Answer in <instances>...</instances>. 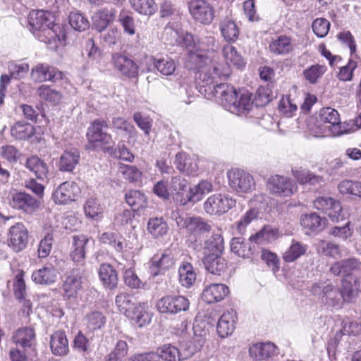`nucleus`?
<instances>
[{
    "label": "nucleus",
    "mask_w": 361,
    "mask_h": 361,
    "mask_svg": "<svg viewBox=\"0 0 361 361\" xmlns=\"http://www.w3.org/2000/svg\"><path fill=\"white\" fill-rule=\"evenodd\" d=\"M123 178L129 183L140 185L142 183V172L135 166L122 164L119 167Z\"/></svg>",
    "instance_id": "8fccbe9b"
},
{
    "label": "nucleus",
    "mask_w": 361,
    "mask_h": 361,
    "mask_svg": "<svg viewBox=\"0 0 361 361\" xmlns=\"http://www.w3.org/2000/svg\"><path fill=\"white\" fill-rule=\"evenodd\" d=\"M133 295L121 293L116 295L115 302L119 310L128 317L132 315L131 312L137 305Z\"/></svg>",
    "instance_id": "49530a36"
},
{
    "label": "nucleus",
    "mask_w": 361,
    "mask_h": 361,
    "mask_svg": "<svg viewBox=\"0 0 361 361\" xmlns=\"http://www.w3.org/2000/svg\"><path fill=\"white\" fill-rule=\"evenodd\" d=\"M81 279V276L74 272L66 276L63 284V290L66 298H75L77 297L82 288Z\"/></svg>",
    "instance_id": "7c9ffc66"
},
{
    "label": "nucleus",
    "mask_w": 361,
    "mask_h": 361,
    "mask_svg": "<svg viewBox=\"0 0 361 361\" xmlns=\"http://www.w3.org/2000/svg\"><path fill=\"white\" fill-rule=\"evenodd\" d=\"M230 187L238 193H249L255 189L256 183L249 173L233 169L228 173Z\"/></svg>",
    "instance_id": "39448f33"
},
{
    "label": "nucleus",
    "mask_w": 361,
    "mask_h": 361,
    "mask_svg": "<svg viewBox=\"0 0 361 361\" xmlns=\"http://www.w3.org/2000/svg\"><path fill=\"white\" fill-rule=\"evenodd\" d=\"M176 253L175 250L167 248L164 250L161 255H155L151 259L150 273L153 276L163 274L164 272L175 265L176 261Z\"/></svg>",
    "instance_id": "f8f14e48"
},
{
    "label": "nucleus",
    "mask_w": 361,
    "mask_h": 361,
    "mask_svg": "<svg viewBox=\"0 0 361 361\" xmlns=\"http://www.w3.org/2000/svg\"><path fill=\"white\" fill-rule=\"evenodd\" d=\"M267 188L271 193L285 197L290 196L296 190L290 178L279 175L271 176L267 180Z\"/></svg>",
    "instance_id": "4468645a"
},
{
    "label": "nucleus",
    "mask_w": 361,
    "mask_h": 361,
    "mask_svg": "<svg viewBox=\"0 0 361 361\" xmlns=\"http://www.w3.org/2000/svg\"><path fill=\"white\" fill-rule=\"evenodd\" d=\"M8 245L16 252L25 249L28 243V231L22 223H17L9 229Z\"/></svg>",
    "instance_id": "f3484780"
},
{
    "label": "nucleus",
    "mask_w": 361,
    "mask_h": 361,
    "mask_svg": "<svg viewBox=\"0 0 361 361\" xmlns=\"http://www.w3.org/2000/svg\"><path fill=\"white\" fill-rule=\"evenodd\" d=\"M307 246L293 240L289 248L283 253V259L286 262H293L305 255Z\"/></svg>",
    "instance_id": "603ef678"
},
{
    "label": "nucleus",
    "mask_w": 361,
    "mask_h": 361,
    "mask_svg": "<svg viewBox=\"0 0 361 361\" xmlns=\"http://www.w3.org/2000/svg\"><path fill=\"white\" fill-rule=\"evenodd\" d=\"M127 204L135 211H140L147 207V198L144 193L137 190H131L125 195Z\"/></svg>",
    "instance_id": "37998d69"
},
{
    "label": "nucleus",
    "mask_w": 361,
    "mask_h": 361,
    "mask_svg": "<svg viewBox=\"0 0 361 361\" xmlns=\"http://www.w3.org/2000/svg\"><path fill=\"white\" fill-rule=\"evenodd\" d=\"M155 353L159 356V361L161 358L166 361H175L179 356L178 349L171 344H165L159 347Z\"/></svg>",
    "instance_id": "774afa93"
},
{
    "label": "nucleus",
    "mask_w": 361,
    "mask_h": 361,
    "mask_svg": "<svg viewBox=\"0 0 361 361\" xmlns=\"http://www.w3.org/2000/svg\"><path fill=\"white\" fill-rule=\"evenodd\" d=\"M192 18L202 24H210L214 17L213 6L205 0H191L188 3Z\"/></svg>",
    "instance_id": "6e6552de"
},
{
    "label": "nucleus",
    "mask_w": 361,
    "mask_h": 361,
    "mask_svg": "<svg viewBox=\"0 0 361 361\" xmlns=\"http://www.w3.org/2000/svg\"><path fill=\"white\" fill-rule=\"evenodd\" d=\"M111 61L114 68L121 74L130 78H134L138 75V66L128 56L121 53H115L112 55Z\"/></svg>",
    "instance_id": "a211bd4d"
},
{
    "label": "nucleus",
    "mask_w": 361,
    "mask_h": 361,
    "mask_svg": "<svg viewBox=\"0 0 361 361\" xmlns=\"http://www.w3.org/2000/svg\"><path fill=\"white\" fill-rule=\"evenodd\" d=\"M188 186V181L180 176H174L171 178L170 182L169 190L171 193L174 195L173 199L179 202V200L185 197L187 188Z\"/></svg>",
    "instance_id": "09e8293b"
},
{
    "label": "nucleus",
    "mask_w": 361,
    "mask_h": 361,
    "mask_svg": "<svg viewBox=\"0 0 361 361\" xmlns=\"http://www.w3.org/2000/svg\"><path fill=\"white\" fill-rule=\"evenodd\" d=\"M237 91L233 86L227 83H219L216 85H204L201 94L204 97L211 99L216 98L218 102L228 111H237L236 106L238 99Z\"/></svg>",
    "instance_id": "f03ea898"
},
{
    "label": "nucleus",
    "mask_w": 361,
    "mask_h": 361,
    "mask_svg": "<svg viewBox=\"0 0 361 361\" xmlns=\"http://www.w3.org/2000/svg\"><path fill=\"white\" fill-rule=\"evenodd\" d=\"M361 266L359 259L353 257L334 262L331 268L330 271L335 276L343 277H349L353 271L358 270Z\"/></svg>",
    "instance_id": "412c9836"
},
{
    "label": "nucleus",
    "mask_w": 361,
    "mask_h": 361,
    "mask_svg": "<svg viewBox=\"0 0 361 361\" xmlns=\"http://www.w3.org/2000/svg\"><path fill=\"white\" fill-rule=\"evenodd\" d=\"M154 64L157 70L164 75H172L176 68L175 61L169 57L154 59Z\"/></svg>",
    "instance_id": "69168bd1"
},
{
    "label": "nucleus",
    "mask_w": 361,
    "mask_h": 361,
    "mask_svg": "<svg viewBox=\"0 0 361 361\" xmlns=\"http://www.w3.org/2000/svg\"><path fill=\"white\" fill-rule=\"evenodd\" d=\"M84 321L90 331L100 329L106 323V317L99 311H93L87 314Z\"/></svg>",
    "instance_id": "13d9d810"
},
{
    "label": "nucleus",
    "mask_w": 361,
    "mask_h": 361,
    "mask_svg": "<svg viewBox=\"0 0 361 361\" xmlns=\"http://www.w3.org/2000/svg\"><path fill=\"white\" fill-rule=\"evenodd\" d=\"M11 135L18 140H26L34 134V128L27 123L16 122L11 129Z\"/></svg>",
    "instance_id": "864d4df0"
},
{
    "label": "nucleus",
    "mask_w": 361,
    "mask_h": 361,
    "mask_svg": "<svg viewBox=\"0 0 361 361\" xmlns=\"http://www.w3.org/2000/svg\"><path fill=\"white\" fill-rule=\"evenodd\" d=\"M147 231L154 238H159L167 233L169 227L162 217H154L148 220Z\"/></svg>",
    "instance_id": "3c124183"
},
{
    "label": "nucleus",
    "mask_w": 361,
    "mask_h": 361,
    "mask_svg": "<svg viewBox=\"0 0 361 361\" xmlns=\"http://www.w3.org/2000/svg\"><path fill=\"white\" fill-rule=\"evenodd\" d=\"M190 302L183 295H167L159 299L157 304V310L162 314H176L182 311H187Z\"/></svg>",
    "instance_id": "423d86ee"
},
{
    "label": "nucleus",
    "mask_w": 361,
    "mask_h": 361,
    "mask_svg": "<svg viewBox=\"0 0 361 361\" xmlns=\"http://www.w3.org/2000/svg\"><path fill=\"white\" fill-rule=\"evenodd\" d=\"M249 354L257 361L267 360L276 355V347L271 343L253 344L249 348Z\"/></svg>",
    "instance_id": "bb28decb"
},
{
    "label": "nucleus",
    "mask_w": 361,
    "mask_h": 361,
    "mask_svg": "<svg viewBox=\"0 0 361 361\" xmlns=\"http://www.w3.org/2000/svg\"><path fill=\"white\" fill-rule=\"evenodd\" d=\"M116 17V11L115 8H104L99 9L92 16L93 25L98 32H102L115 20Z\"/></svg>",
    "instance_id": "5701e85b"
},
{
    "label": "nucleus",
    "mask_w": 361,
    "mask_h": 361,
    "mask_svg": "<svg viewBox=\"0 0 361 361\" xmlns=\"http://www.w3.org/2000/svg\"><path fill=\"white\" fill-rule=\"evenodd\" d=\"M107 128L108 123L104 120L97 119L91 123L87 133L90 142L89 148H95L98 143L104 145H110L113 143L111 135L103 130Z\"/></svg>",
    "instance_id": "1a4fd4ad"
},
{
    "label": "nucleus",
    "mask_w": 361,
    "mask_h": 361,
    "mask_svg": "<svg viewBox=\"0 0 361 361\" xmlns=\"http://www.w3.org/2000/svg\"><path fill=\"white\" fill-rule=\"evenodd\" d=\"M300 224L305 228L312 231H319L325 226V219L316 213H311L302 215Z\"/></svg>",
    "instance_id": "a18cd8bd"
},
{
    "label": "nucleus",
    "mask_w": 361,
    "mask_h": 361,
    "mask_svg": "<svg viewBox=\"0 0 361 361\" xmlns=\"http://www.w3.org/2000/svg\"><path fill=\"white\" fill-rule=\"evenodd\" d=\"M80 193V188L73 181L60 184L52 194L53 200L58 204H66L75 201Z\"/></svg>",
    "instance_id": "ddd939ff"
},
{
    "label": "nucleus",
    "mask_w": 361,
    "mask_h": 361,
    "mask_svg": "<svg viewBox=\"0 0 361 361\" xmlns=\"http://www.w3.org/2000/svg\"><path fill=\"white\" fill-rule=\"evenodd\" d=\"M8 204L14 209L32 214L39 207L40 202L35 197L25 192H11L8 196Z\"/></svg>",
    "instance_id": "20e7f679"
},
{
    "label": "nucleus",
    "mask_w": 361,
    "mask_h": 361,
    "mask_svg": "<svg viewBox=\"0 0 361 361\" xmlns=\"http://www.w3.org/2000/svg\"><path fill=\"white\" fill-rule=\"evenodd\" d=\"M216 45L215 38L211 35H200L197 36L196 50L199 51H214Z\"/></svg>",
    "instance_id": "052dcab7"
},
{
    "label": "nucleus",
    "mask_w": 361,
    "mask_h": 361,
    "mask_svg": "<svg viewBox=\"0 0 361 361\" xmlns=\"http://www.w3.org/2000/svg\"><path fill=\"white\" fill-rule=\"evenodd\" d=\"M99 241L104 244H108L116 251L123 252L125 245L123 238L117 233L113 232H104L99 236Z\"/></svg>",
    "instance_id": "4d7b16f0"
},
{
    "label": "nucleus",
    "mask_w": 361,
    "mask_h": 361,
    "mask_svg": "<svg viewBox=\"0 0 361 361\" xmlns=\"http://www.w3.org/2000/svg\"><path fill=\"white\" fill-rule=\"evenodd\" d=\"M224 250V238L220 233L213 234L204 242L203 247L204 256L222 255Z\"/></svg>",
    "instance_id": "f704fd0d"
},
{
    "label": "nucleus",
    "mask_w": 361,
    "mask_h": 361,
    "mask_svg": "<svg viewBox=\"0 0 361 361\" xmlns=\"http://www.w3.org/2000/svg\"><path fill=\"white\" fill-rule=\"evenodd\" d=\"M235 204V200L228 195L215 194L205 201L204 209L207 214L219 215L227 212Z\"/></svg>",
    "instance_id": "9d476101"
},
{
    "label": "nucleus",
    "mask_w": 361,
    "mask_h": 361,
    "mask_svg": "<svg viewBox=\"0 0 361 361\" xmlns=\"http://www.w3.org/2000/svg\"><path fill=\"white\" fill-rule=\"evenodd\" d=\"M254 100L252 99V94L245 90H240L238 93L237 102L235 103L237 111H232L236 115L247 114L252 108Z\"/></svg>",
    "instance_id": "a19ab883"
},
{
    "label": "nucleus",
    "mask_w": 361,
    "mask_h": 361,
    "mask_svg": "<svg viewBox=\"0 0 361 361\" xmlns=\"http://www.w3.org/2000/svg\"><path fill=\"white\" fill-rule=\"evenodd\" d=\"M99 276L105 288L114 290L117 288L118 283V274L110 264L104 263L100 265Z\"/></svg>",
    "instance_id": "a878e982"
},
{
    "label": "nucleus",
    "mask_w": 361,
    "mask_h": 361,
    "mask_svg": "<svg viewBox=\"0 0 361 361\" xmlns=\"http://www.w3.org/2000/svg\"><path fill=\"white\" fill-rule=\"evenodd\" d=\"M236 322L235 314L233 312H226L219 318L216 331L221 338L230 336L235 329V324Z\"/></svg>",
    "instance_id": "cd10ccee"
},
{
    "label": "nucleus",
    "mask_w": 361,
    "mask_h": 361,
    "mask_svg": "<svg viewBox=\"0 0 361 361\" xmlns=\"http://www.w3.org/2000/svg\"><path fill=\"white\" fill-rule=\"evenodd\" d=\"M189 61L194 64V68L198 69L200 79L202 71H207L205 66L211 63V60L206 52L199 51H191L189 55Z\"/></svg>",
    "instance_id": "6e6d98bb"
},
{
    "label": "nucleus",
    "mask_w": 361,
    "mask_h": 361,
    "mask_svg": "<svg viewBox=\"0 0 361 361\" xmlns=\"http://www.w3.org/2000/svg\"><path fill=\"white\" fill-rule=\"evenodd\" d=\"M58 272L52 267H44L35 271L32 274V281L40 285H50L54 283L57 278Z\"/></svg>",
    "instance_id": "473e14b6"
},
{
    "label": "nucleus",
    "mask_w": 361,
    "mask_h": 361,
    "mask_svg": "<svg viewBox=\"0 0 361 361\" xmlns=\"http://www.w3.org/2000/svg\"><path fill=\"white\" fill-rule=\"evenodd\" d=\"M37 94L42 99L54 104H59L62 98L60 92L51 89L49 86L45 85H42L38 88Z\"/></svg>",
    "instance_id": "e2e57ef3"
},
{
    "label": "nucleus",
    "mask_w": 361,
    "mask_h": 361,
    "mask_svg": "<svg viewBox=\"0 0 361 361\" xmlns=\"http://www.w3.org/2000/svg\"><path fill=\"white\" fill-rule=\"evenodd\" d=\"M89 239L85 235H74L73 237V250L71 252V257L73 261L82 263L85 257L86 245Z\"/></svg>",
    "instance_id": "58836bf2"
},
{
    "label": "nucleus",
    "mask_w": 361,
    "mask_h": 361,
    "mask_svg": "<svg viewBox=\"0 0 361 361\" xmlns=\"http://www.w3.org/2000/svg\"><path fill=\"white\" fill-rule=\"evenodd\" d=\"M174 164L182 173L194 175L198 170L197 159L185 152H179L175 157Z\"/></svg>",
    "instance_id": "393cba45"
},
{
    "label": "nucleus",
    "mask_w": 361,
    "mask_h": 361,
    "mask_svg": "<svg viewBox=\"0 0 361 361\" xmlns=\"http://www.w3.org/2000/svg\"><path fill=\"white\" fill-rule=\"evenodd\" d=\"M85 215L90 219H99L103 213V208L94 197H90L84 205Z\"/></svg>",
    "instance_id": "680f3d73"
},
{
    "label": "nucleus",
    "mask_w": 361,
    "mask_h": 361,
    "mask_svg": "<svg viewBox=\"0 0 361 361\" xmlns=\"http://www.w3.org/2000/svg\"><path fill=\"white\" fill-rule=\"evenodd\" d=\"M80 157V152L76 149L64 151L60 157L59 169L61 171L72 172L78 164Z\"/></svg>",
    "instance_id": "c756f323"
},
{
    "label": "nucleus",
    "mask_w": 361,
    "mask_h": 361,
    "mask_svg": "<svg viewBox=\"0 0 361 361\" xmlns=\"http://www.w3.org/2000/svg\"><path fill=\"white\" fill-rule=\"evenodd\" d=\"M292 39L285 35L273 38L269 43V50L275 56H286L291 54L294 50Z\"/></svg>",
    "instance_id": "4be33fe9"
},
{
    "label": "nucleus",
    "mask_w": 361,
    "mask_h": 361,
    "mask_svg": "<svg viewBox=\"0 0 361 361\" xmlns=\"http://www.w3.org/2000/svg\"><path fill=\"white\" fill-rule=\"evenodd\" d=\"M229 292L228 288L222 283H213L206 287L202 292V299L208 304L223 300Z\"/></svg>",
    "instance_id": "b1692460"
},
{
    "label": "nucleus",
    "mask_w": 361,
    "mask_h": 361,
    "mask_svg": "<svg viewBox=\"0 0 361 361\" xmlns=\"http://www.w3.org/2000/svg\"><path fill=\"white\" fill-rule=\"evenodd\" d=\"M221 35L227 42H235L239 35V28L235 22L229 18H225L219 23Z\"/></svg>",
    "instance_id": "ea45409f"
},
{
    "label": "nucleus",
    "mask_w": 361,
    "mask_h": 361,
    "mask_svg": "<svg viewBox=\"0 0 361 361\" xmlns=\"http://www.w3.org/2000/svg\"><path fill=\"white\" fill-rule=\"evenodd\" d=\"M231 75V68L228 63H213L211 68L207 71H203L200 74V80L199 83L200 92L204 85H216L219 84L221 80L226 79Z\"/></svg>",
    "instance_id": "0eeeda50"
},
{
    "label": "nucleus",
    "mask_w": 361,
    "mask_h": 361,
    "mask_svg": "<svg viewBox=\"0 0 361 361\" xmlns=\"http://www.w3.org/2000/svg\"><path fill=\"white\" fill-rule=\"evenodd\" d=\"M132 315L127 317L135 322L139 326L142 327L148 324L151 321V314L148 311L147 302H139L131 312Z\"/></svg>",
    "instance_id": "4c0bfd02"
},
{
    "label": "nucleus",
    "mask_w": 361,
    "mask_h": 361,
    "mask_svg": "<svg viewBox=\"0 0 361 361\" xmlns=\"http://www.w3.org/2000/svg\"><path fill=\"white\" fill-rule=\"evenodd\" d=\"M12 342L17 347L22 348L24 350L34 351L36 348V334L32 327H21L17 329L11 338Z\"/></svg>",
    "instance_id": "dca6fc26"
},
{
    "label": "nucleus",
    "mask_w": 361,
    "mask_h": 361,
    "mask_svg": "<svg viewBox=\"0 0 361 361\" xmlns=\"http://www.w3.org/2000/svg\"><path fill=\"white\" fill-rule=\"evenodd\" d=\"M311 291L314 295H319L322 302L329 306L338 305L343 300L340 290L331 284L322 288L315 283L312 286Z\"/></svg>",
    "instance_id": "2eb2a0df"
},
{
    "label": "nucleus",
    "mask_w": 361,
    "mask_h": 361,
    "mask_svg": "<svg viewBox=\"0 0 361 361\" xmlns=\"http://www.w3.org/2000/svg\"><path fill=\"white\" fill-rule=\"evenodd\" d=\"M50 347L52 353L58 356H63L68 352V342L63 331H56L51 337Z\"/></svg>",
    "instance_id": "72a5a7b5"
},
{
    "label": "nucleus",
    "mask_w": 361,
    "mask_h": 361,
    "mask_svg": "<svg viewBox=\"0 0 361 361\" xmlns=\"http://www.w3.org/2000/svg\"><path fill=\"white\" fill-rule=\"evenodd\" d=\"M204 264L208 271L218 276L224 274L227 268L226 261L221 255L204 256Z\"/></svg>",
    "instance_id": "2f4dec72"
},
{
    "label": "nucleus",
    "mask_w": 361,
    "mask_h": 361,
    "mask_svg": "<svg viewBox=\"0 0 361 361\" xmlns=\"http://www.w3.org/2000/svg\"><path fill=\"white\" fill-rule=\"evenodd\" d=\"M222 54L226 61L225 63L232 64L238 68H242L245 62L243 56L238 52L236 48L231 44H226L222 49Z\"/></svg>",
    "instance_id": "de8ad7c7"
},
{
    "label": "nucleus",
    "mask_w": 361,
    "mask_h": 361,
    "mask_svg": "<svg viewBox=\"0 0 361 361\" xmlns=\"http://www.w3.org/2000/svg\"><path fill=\"white\" fill-rule=\"evenodd\" d=\"M132 8L138 13L151 16L157 11V4L154 0H129Z\"/></svg>",
    "instance_id": "5fc2aeb1"
},
{
    "label": "nucleus",
    "mask_w": 361,
    "mask_h": 361,
    "mask_svg": "<svg viewBox=\"0 0 361 361\" xmlns=\"http://www.w3.org/2000/svg\"><path fill=\"white\" fill-rule=\"evenodd\" d=\"M213 190V186L211 182L207 180H202L193 188H190V190L185 195V197L181 199L177 198L179 200L180 204L184 206L188 202L195 203L200 201L203 196L209 193Z\"/></svg>",
    "instance_id": "aec40b11"
},
{
    "label": "nucleus",
    "mask_w": 361,
    "mask_h": 361,
    "mask_svg": "<svg viewBox=\"0 0 361 361\" xmlns=\"http://www.w3.org/2000/svg\"><path fill=\"white\" fill-rule=\"evenodd\" d=\"M275 97L271 89L268 86L259 87L254 98V102L257 106H265Z\"/></svg>",
    "instance_id": "338daca9"
},
{
    "label": "nucleus",
    "mask_w": 361,
    "mask_h": 361,
    "mask_svg": "<svg viewBox=\"0 0 361 361\" xmlns=\"http://www.w3.org/2000/svg\"><path fill=\"white\" fill-rule=\"evenodd\" d=\"M277 237V229L271 226H265L259 232L252 235L249 240L257 244H265L276 240Z\"/></svg>",
    "instance_id": "c03bdc74"
},
{
    "label": "nucleus",
    "mask_w": 361,
    "mask_h": 361,
    "mask_svg": "<svg viewBox=\"0 0 361 361\" xmlns=\"http://www.w3.org/2000/svg\"><path fill=\"white\" fill-rule=\"evenodd\" d=\"M30 30L33 34L42 42L51 44L59 39L57 35V30H60L58 25L54 23V15L47 11H32L28 17Z\"/></svg>",
    "instance_id": "f257e3e1"
},
{
    "label": "nucleus",
    "mask_w": 361,
    "mask_h": 361,
    "mask_svg": "<svg viewBox=\"0 0 361 361\" xmlns=\"http://www.w3.org/2000/svg\"><path fill=\"white\" fill-rule=\"evenodd\" d=\"M68 20L71 26L78 32L85 31L90 27L87 18L78 11L71 12L68 16Z\"/></svg>",
    "instance_id": "bf43d9fd"
},
{
    "label": "nucleus",
    "mask_w": 361,
    "mask_h": 361,
    "mask_svg": "<svg viewBox=\"0 0 361 361\" xmlns=\"http://www.w3.org/2000/svg\"><path fill=\"white\" fill-rule=\"evenodd\" d=\"M231 250L232 252L243 258L249 257L252 254L250 247H247L243 238L240 237L233 238L231 240Z\"/></svg>",
    "instance_id": "0e129e2a"
},
{
    "label": "nucleus",
    "mask_w": 361,
    "mask_h": 361,
    "mask_svg": "<svg viewBox=\"0 0 361 361\" xmlns=\"http://www.w3.org/2000/svg\"><path fill=\"white\" fill-rule=\"evenodd\" d=\"M133 265L134 262L133 260H126L125 264L118 262V268L124 270L123 281L125 284L131 288H140L143 286V283L133 269Z\"/></svg>",
    "instance_id": "c85d7f7f"
},
{
    "label": "nucleus",
    "mask_w": 361,
    "mask_h": 361,
    "mask_svg": "<svg viewBox=\"0 0 361 361\" xmlns=\"http://www.w3.org/2000/svg\"><path fill=\"white\" fill-rule=\"evenodd\" d=\"M319 121L324 124L325 127L334 136H338L354 130L348 123H341L338 112L331 107L322 108L319 113Z\"/></svg>",
    "instance_id": "7ed1b4c3"
},
{
    "label": "nucleus",
    "mask_w": 361,
    "mask_h": 361,
    "mask_svg": "<svg viewBox=\"0 0 361 361\" xmlns=\"http://www.w3.org/2000/svg\"><path fill=\"white\" fill-rule=\"evenodd\" d=\"M26 168L33 172L39 180H45L48 178L49 169L47 164L37 156H32L27 159Z\"/></svg>",
    "instance_id": "c9c22d12"
},
{
    "label": "nucleus",
    "mask_w": 361,
    "mask_h": 361,
    "mask_svg": "<svg viewBox=\"0 0 361 361\" xmlns=\"http://www.w3.org/2000/svg\"><path fill=\"white\" fill-rule=\"evenodd\" d=\"M185 228L189 234L197 236L208 233L211 226L200 216H190Z\"/></svg>",
    "instance_id": "e433bc0d"
},
{
    "label": "nucleus",
    "mask_w": 361,
    "mask_h": 361,
    "mask_svg": "<svg viewBox=\"0 0 361 361\" xmlns=\"http://www.w3.org/2000/svg\"><path fill=\"white\" fill-rule=\"evenodd\" d=\"M196 273L189 262H183L178 268V281L182 286L191 287L196 281Z\"/></svg>",
    "instance_id": "79ce46f5"
},
{
    "label": "nucleus",
    "mask_w": 361,
    "mask_h": 361,
    "mask_svg": "<svg viewBox=\"0 0 361 361\" xmlns=\"http://www.w3.org/2000/svg\"><path fill=\"white\" fill-rule=\"evenodd\" d=\"M313 204L314 208L326 213L333 222H338L340 220L344 219L341 203L332 197H319L314 200Z\"/></svg>",
    "instance_id": "9b49d317"
},
{
    "label": "nucleus",
    "mask_w": 361,
    "mask_h": 361,
    "mask_svg": "<svg viewBox=\"0 0 361 361\" xmlns=\"http://www.w3.org/2000/svg\"><path fill=\"white\" fill-rule=\"evenodd\" d=\"M63 76L62 72L47 63H38L31 71L32 78L39 82L47 80L55 82L61 80Z\"/></svg>",
    "instance_id": "6ab92c4d"
}]
</instances>
